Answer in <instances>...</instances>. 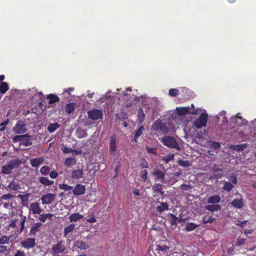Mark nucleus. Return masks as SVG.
<instances>
[{
  "mask_svg": "<svg viewBox=\"0 0 256 256\" xmlns=\"http://www.w3.org/2000/svg\"><path fill=\"white\" fill-rule=\"evenodd\" d=\"M42 209L40 206V204L37 202H34L30 204V212L32 214H40Z\"/></svg>",
  "mask_w": 256,
  "mask_h": 256,
  "instance_id": "nucleus-15",
  "label": "nucleus"
},
{
  "mask_svg": "<svg viewBox=\"0 0 256 256\" xmlns=\"http://www.w3.org/2000/svg\"><path fill=\"white\" fill-rule=\"evenodd\" d=\"M230 180L232 184H237V180L236 176H232L230 178Z\"/></svg>",
  "mask_w": 256,
  "mask_h": 256,
  "instance_id": "nucleus-63",
  "label": "nucleus"
},
{
  "mask_svg": "<svg viewBox=\"0 0 256 256\" xmlns=\"http://www.w3.org/2000/svg\"><path fill=\"white\" fill-rule=\"evenodd\" d=\"M233 188L234 186L230 182H224L222 190L227 192H230Z\"/></svg>",
  "mask_w": 256,
  "mask_h": 256,
  "instance_id": "nucleus-44",
  "label": "nucleus"
},
{
  "mask_svg": "<svg viewBox=\"0 0 256 256\" xmlns=\"http://www.w3.org/2000/svg\"><path fill=\"white\" fill-rule=\"evenodd\" d=\"M138 116V125L142 124L145 118L146 115L144 113L143 110L142 108H140L137 114Z\"/></svg>",
  "mask_w": 256,
  "mask_h": 256,
  "instance_id": "nucleus-30",
  "label": "nucleus"
},
{
  "mask_svg": "<svg viewBox=\"0 0 256 256\" xmlns=\"http://www.w3.org/2000/svg\"><path fill=\"white\" fill-rule=\"evenodd\" d=\"M168 256H188V255L182 250L174 248L170 252Z\"/></svg>",
  "mask_w": 256,
  "mask_h": 256,
  "instance_id": "nucleus-25",
  "label": "nucleus"
},
{
  "mask_svg": "<svg viewBox=\"0 0 256 256\" xmlns=\"http://www.w3.org/2000/svg\"><path fill=\"white\" fill-rule=\"evenodd\" d=\"M140 166L142 168H148L149 165H148V162L145 159L142 158L140 160Z\"/></svg>",
  "mask_w": 256,
  "mask_h": 256,
  "instance_id": "nucleus-53",
  "label": "nucleus"
},
{
  "mask_svg": "<svg viewBox=\"0 0 256 256\" xmlns=\"http://www.w3.org/2000/svg\"><path fill=\"white\" fill-rule=\"evenodd\" d=\"M76 134L78 138H83L87 136L86 132L82 128H78L76 130Z\"/></svg>",
  "mask_w": 256,
  "mask_h": 256,
  "instance_id": "nucleus-40",
  "label": "nucleus"
},
{
  "mask_svg": "<svg viewBox=\"0 0 256 256\" xmlns=\"http://www.w3.org/2000/svg\"><path fill=\"white\" fill-rule=\"evenodd\" d=\"M20 164L19 160L14 159L10 160L8 163L2 166L1 173L8 174L12 172V170L15 168L18 167Z\"/></svg>",
  "mask_w": 256,
  "mask_h": 256,
  "instance_id": "nucleus-1",
  "label": "nucleus"
},
{
  "mask_svg": "<svg viewBox=\"0 0 256 256\" xmlns=\"http://www.w3.org/2000/svg\"><path fill=\"white\" fill-rule=\"evenodd\" d=\"M86 221L88 222L94 223L96 222V218L94 214H92L90 218L86 220Z\"/></svg>",
  "mask_w": 256,
  "mask_h": 256,
  "instance_id": "nucleus-64",
  "label": "nucleus"
},
{
  "mask_svg": "<svg viewBox=\"0 0 256 256\" xmlns=\"http://www.w3.org/2000/svg\"><path fill=\"white\" fill-rule=\"evenodd\" d=\"M53 216V214H40L39 216V220L42 222H44L46 219H51Z\"/></svg>",
  "mask_w": 256,
  "mask_h": 256,
  "instance_id": "nucleus-42",
  "label": "nucleus"
},
{
  "mask_svg": "<svg viewBox=\"0 0 256 256\" xmlns=\"http://www.w3.org/2000/svg\"><path fill=\"white\" fill-rule=\"evenodd\" d=\"M174 158V154H172L168 156H165L162 158V160L165 162L166 164H168L170 161L173 160Z\"/></svg>",
  "mask_w": 256,
  "mask_h": 256,
  "instance_id": "nucleus-50",
  "label": "nucleus"
},
{
  "mask_svg": "<svg viewBox=\"0 0 256 256\" xmlns=\"http://www.w3.org/2000/svg\"><path fill=\"white\" fill-rule=\"evenodd\" d=\"M220 201V198L218 195L210 196L208 199V203L213 204H218Z\"/></svg>",
  "mask_w": 256,
  "mask_h": 256,
  "instance_id": "nucleus-31",
  "label": "nucleus"
},
{
  "mask_svg": "<svg viewBox=\"0 0 256 256\" xmlns=\"http://www.w3.org/2000/svg\"><path fill=\"white\" fill-rule=\"evenodd\" d=\"M59 188L60 190H62L64 192L70 191L73 189V187L72 186H68L66 184H62L59 185Z\"/></svg>",
  "mask_w": 256,
  "mask_h": 256,
  "instance_id": "nucleus-48",
  "label": "nucleus"
},
{
  "mask_svg": "<svg viewBox=\"0 0 256 256\" xmlns=\"http://www.w3.org/2000/svg\"><path fill=\"white\" fill-rule=\"evenodd\" d=\"M83 218V216L78 213H74L70 215L68 218L70 222H77Z\"/></svg>",
  "mask_w": 256,
  "mask_h": 256,
  "instance_id": "nucleus-34",
  "label": "nucleus"
},
{
  "mask_svg": "<svg viewBox=\"0 0 256 256\" xmlns=\"http://www.w3.org/2000/svg\"><path fill=\"white\" fill-rule=\"evenodd\" d=\"M116 149V137L112 135L110 139V154L114 156Z\"/></svg>",
  "mask_w": 256,
  "mask_h": 256,
  "instance_id": "nucleus-10",
  "label": "nucleus"
},
{
  "mask_svg": "<svg viewBox=\"0 0 256 256\" xmlns=\"http://www.w3.org/2000/svg\"><path fill=\"white\" fill-rule=\"evenodd\" d=\"M27 220V218L25 216L20 215V228L18 230V233L21 234L25 229V222Z\"/></svg>",
  "mask_w": 256,
  "mask_h": 256,
  "instance_id": "nucleus-29",
  "label": "nucleus"
},
{
  "mask_svg": "<svg viewBox=\"0 0 256 256\" xmlns=\"http://www.w3.org/2000/svg\"><path fill=\"white\" fill-rule=\"evenodd\" d=\"M46 98L48 100V104H50L58 102L60 100V98L57 95L52 94H48Z\"/></svg>",
  "mask_w": 256,
  "mask_h": 256,
  "instance_id": "nucleus-21",
  "label": "nucleus"
},
{
  "mask_svg": "<svg viewBox=\"0 0 256 256\" xmlns=\"http://www.w3.org/2000/svg\"><path fill=\"white\" fill-rule=\"evenodd\" d=\"M39 182L45 186H50L54 184L53 180H50L48 178L43 176L39 178Z\"/></svg>",
  "mask_w": 256,
  "mask_h": 256,
  "instance_id": "nucleus-32",
  "label": "nucleus"
},
{
  "mask_svg": "<svg viewBox=\"0 0 256 256\" xmlns=\"http://www.w3.org/2000/svg\"><path fill=\"white\" fill-rule=\"evenodd\" d=\"M206 210L210 212H215L220 211L222 207L218 204H208L206 206Z\"/></svg>",
  "mask_w": 256,
  "mask_h": 256,
  "instance_id": "nucleus-24",
  "label": "nucleus"
},
{
  "mask_svg": "<svg viewBox=\"0 0 256 256\" xmlns=\"http://www.w3.org/2000/svg\"><path fill=\"white\" fill-rule=\"evenodd\" d=\"M50 170L49 166H43L40 169V172L42 175H46L50 172Z\"/></svg>",
  "mask_w": 256,
  "mask_h": 256,
  "instance_id": "nucleus-51",
  "label": "nucleus"
},
{
  "mask_svg": "<svg viewBox=\"0 0 256 256\" xmlns=\"http://www.w3.org/2000/svg\"><path fill=\"white\" fill-rule=\"evenodd\" d=\"M25 136L23 135H18L15 136L12 139L13 142H21L22 138H24Z\"/></svg>",
  "mask_w": 256,
  "mask_h": 256,
  "instance_id": "nucleus-59",
  "label": "nucleus"
},
{
  "mask_svg": "<svg viewBox=\"0 0 256 256\" xmlns=\"http://www.w3.org/2000/svg\"><path fill=\"white\" fill-rule=\"evenodd\" d=\"M14 197H15V196L8 193L7 194L2 195L0 198H2V200H8L13 198Z\"/></svg>",
  "mask_w": 256,
  "mask_h": 256,
  "instance_id": "nucleus-56",
  "label": "nucleus"
},
{
  "mask_svg": "<svg viewBox=\"0 0 256 256\" xmlns=\"http://www.w3.org/2000/svg\"><path fill=\"white\" fill-rule=\"evenodd\" d=\"M146 150L148 154H152L154 155H157L158 154L157 150L155 148H150L148 146H146Z\"/></svg>",
  "mask_w": 256,
  "mask_h": 256,
  "instance_id": "nucleus-54",
  "label": "nucleus"
},
{
  "mask_svg": "<svg viewBox=\"0 0 256 256\" xmlns=\"http://www.w3.org/2000/svg\"><path fill=\"white\" fill-rule=\"evenodd\" d=\"M158 203L160 204V206L156 207V210L158 212H162L168 210V204L160 202H158Z\"/></svg>",
  "mask_w": 256,
  "mask_h": 256,
  "instance_id": "nucleus-33",
  "label": "nucleus"
},
{
  "mask_svg": "<svg viewBox=\"0 0 256 256\" xmlns=\"http://www.w3.org/2000/svg\"><path fill=\"white\" fill-rule=\"evenodd\" d=\"M178 164L182 167L187 168L192 165V162L190 160H179L178 162Z\"/></svg>",
  "mask_w": 256,
  "mask_h": 256,
  "instance_id": "nucleus-45",
  "label": "nucleus"
},
{
  "mask_svg": "<svg viewBox=\"0 0 256 256\" xmlns=\"http://www.w3.org/2000/svg\"><path fill=\"white\" fill-rule=\"evenodd\" d=\"M86 191V186L81 184H77L74 189H72V193L74 196L82 195Z\"/></svg>",
  "mask_w": 256,
  "mask_h": 256,
  "instance_id": "nucleus-16",
  "label": "nucleus"
},
{
  "mask_svg": "<svg viewBox=\"0 0 256 256\" xmlns=\"http://www.w3.org/2000/svg\"><path fill=\"white\" fill-rule=\"evenodd\" d=\"M75 104L72 102L67 104L65 106V110L66 112L68 114H70L71 113L74 112L75 110Z\"/></svg>",
  "mask_w": 256,
  "mask_h": 256,
  "instance_id": "nucleus-39",
  "label": "nucleus"
},
{
  "mask_svg": "<svg viewBox=\"0 0 256 256\" xmlns=\"http://www.w3.org/2000/svg\"><path fill=\"white\" fill-rule=\"evenodd\" d=\"M26 130V124L21 120L18 121L14 128V131L18 134H24Z\"/></svg>",
  "mask_w": 256,
  "mask_h": 256,
  "instance_id": "nucleus-7",
  "label": "nucleus"
},
{
  "mask_svg": "<svg viewBox=\"0 0 256 256\" xmlns=\"http://www.w3.org/2000/svg\"><path fill=\"white\" fill-rule=\"evenodd\" d=\"M140 177L142 180L144 182H146V180L148 178V172L146 170H142L140 172Z\"/></svg>",
  "mask_w": 256,
  "mask_h": 256,
  "instance_id": "nucleus-55",
  "label": "nucleus"
},
{
  "mask_svg": "<svg viewBox=\"0 0 256 256\" xmlns=\"http://www.w3.org/2000/svg\"><path fill=\"white\" fill-rule=\"evenodd\" d=\"M235 119L236 120V122L238 126L244 124L246 122V120L244 119L242 116L236 114L235 116Z\"/></svg>",
  "mask_w": 256,
  "mask_h": 256,
  "instance_id": "nucleus-49",
  "label": "nucleus"
},
{
  "mask_svg": "<svg viewBox=\"0 0 256 256\" xmlns=\"http://www.w3.org/2000/svg\"><path fill=\"white\" fill-rule=\"evenodd\" d=\"M178 90L176 88H170L169 90L168 94L170 96H176L178 94Z\"/></svg>",
  "mask_w": 256,
  "mask_h": 256,
  "instance_id": "nucleus-57",
  "label": "nucleus"
},
{
  "mask_svg": "<svg viewBox=\"0 0 256 256\" xmlns=\"http://www.w3.org/2000/svg\"><path fill=\"white\" fill-rule=\"evenodd\" d=\"M208 115L206 112H202L194 123V125L197 128H201L206 126L208 122Z\"/></svg>",
  "mask_w": 256,
  "mask_h": 256,
  "instance_id": "nucleus-4",
  "label": "nucleus"
},
{
  "mask_svg": "<svg viewBox=\"0 0 256 256\" xmlns=\"http://www.w3.org/2000/svg\"><path fill=\"white\" fill-rule=\"evenodd\" d=\"M144 130V128L143 126H140L138 129H137L134 134V140L136 142H137L136 139L139 138L142 134L143 131Z\"/></svg>",
  "mask_w": 256,
  "mask_h": 256,
  "instance_id": "nucleus-36",
  "label": "nucleus"
},
{
  "mask_svg": "<svg viewBox=\"0 0 256 256\" xmlns=\"http://www.w3.org/2000/svg\"><path fill=\"white\" fill-rule=\"evenodd\" d=\"M84 172L82 169L74 170L71 173L72 178L73 179H78L82 177Z\"/></svg>",
  "mask_w": 256,
  "mask_h": 256,
  "instance_id": "nucleus-26",
  "label": "nucleus"
},
{
  "mask_svg": "<svg viewBox=\"0 0 256 256\" xmlns=\"http://www.w3.org/2000/svg\"><path fill=\"white\" fill-rule=\"evenodd\" d=\"M24 136H25V138H22L21 142L19 144V146H27L32 145V140L30 136H28V134H24Z\"/></svg>",
  "mask_w": 256,
  "mask_h": 256,
  "instance_id": "nucleus-19",
  "label": "nucleus"
},
{
  "mask_svg": "<svg viewBox=\"0 0 256 256\" xmlns=\"http://www.w3.org/2000/svg\"><path fill=\"white\" fill-rule=\"evenodd\" d=\"M152 129L155 131L160 132L164 134L168 132V129L166 124L162 122V120H158L154 122L152 124Z\"/></svg>",
  "mask_w": 256,
  "mask_h": 256,
  "instance_id": "nucleus-5",
  "label": "nucleus"
},
{
  "mask_svg": "<svg viewBox=\"0 0 256 256\" xmlns=\"http://www.w3.org/2000/svg\"><path fill=\"white\" fill-rule=\"evenodd\" d=\"M153 174L154 176L156 179L159 180L162 182H164L165 174L164 172L160 170V169L156 168Z\"/></svg>",
  "mask_w": 256,
  "mask_h": 256,
  "instance_id": "nucleus-18",
  "label": "nucleus"
},
{
  "mask_svg": "<svg viewBox=\"0 0 256 256\" xmlns=\"http://www.w3.org/2000/svg\"><path fill=\"white\" fill-rule=\"evenodd\" d=\"M199 226V224H196L192 222H188L186 226L185 230L187 232L192 231Z\"/></svg>",
  "mask_w": 256,
  "mask_h": 256,
  "instance_id": "nucleus-38",
  "label": "nucleus"
},
{
  "mask_svg": "<svg viewBox=\"0 0 256 256\" xmlns=\"http://www.w3.org/2000/svg\"><path fill=\"white\" fill-rule=\"evenodd\" d=\"M6 188H10L12 190L16 191L20 190L21 187L18 182L13 180L8 184L6 187Z\"/></svg>",
  "mask_w": 256,
  "mask_h": 256,
  "instance_id": "nucleus-20",
  "label": "nucleus"
},
{
  "mask_svg": "<svg viewBox=\"0 0 256 256\" xmlns=\"http://www.w3.org/2000/svg\"><path fill=\"white\" fill-rule=\"evenodd\" d=\"M14 256H26V254H24V251L19 250L16 251V252L14 254Z\"/></svg>",
  "mask_w": 256,
  "mask_h": 256,
  "instance_id": "nucleus-62",
  "label": "nucleus"
},
{
  "mask_svg": "<svg viewBox=\"0 0 256 256\" xmlns=\"http://www.w3.org/2000/svg\"><path fill=\"white\" fill-rule=\"evenodd\" d=\"M90 247V246L82 240H78L74 242V246H72V250H74V248H76L81 250H86L88 249Z\"/></svg>",
  "mask_w": 256,
  "mask_h": 256,
  "instance_id": "nucleus-11",
  "label": "nucleus"
},
{
  "mask_svg": "<svg viewBox=\"0 0 256 256\" xmlns=\"http://www.w3.org/2000/svg\"><path fill=\"white\" fill-rule=\"evenodd\" d=\"M9 90V86L6 82H2L0 84V94H4Z\"/></svg>",
  "mask_w": 256,
  "mask_h": 256,
  "instance_id": "nucleus-35",
  "label": "nucleus"
},
{
  "mask_svg": "<svg viewBox=\"0 0 256 256\" xmlns=\"http://www.w3.org/2000/svg\"><path fill=\"white\" fill-rule=\"evenodd\" d=\"M60 127V124L58 122H55L54 124H50L48 126V130L50 132L52 133L54 132L57 128Z\"/></svg>",
  "mask_w": 256,
  "mask_h": 256,
  "instance_id": "nucleus-37",
  "label": "nucleus"
},
{
  "mask_svg": "<svg viewBox=\"0 0 256 256\" xmlns=\"http://www.w3.org/2000/svg\"><path fill=\"white\" fill-rule=\"evenodd\" d=\"M230 204L236 208H242L244 206V203L242 202V200L241 199H234L231 202Z\"/></svg>",
  "mask_w": 256,
  "mask_h": 256,
  "instance_id": "nucleus-23",
  "label": "nucleus"
},
{
  "mask_svg": "<svg viewBox=\"0 0 256 256\" xmlns=\"http://www.w3.org/2000/svg\"><path fill=\"white\" fill-rule=\"evenodd\" d=\"M176 112L178 114L184 116L187 114H196L198 112V110L196 109L190 110V107H180L176 108Z\"/></svg>",
  "mask_w": 256,
  "mask_h": 256,
  "instance_id": "nucleus-8",
  "label": "nucleus"
},
{
  "mask_svg": "<svg viewBox=\"0 0 256 256\" xmlns=\"http://www.w3.org/2000/svg\"><path fill=\"white\" fill-rule=\"evenodd\" d=\"M170 216L171 218L170 222L172 226H176L178 224V218H177L174 214H170Z\"/></svg>",
  "mask_w": 256,
  "mask_h": 256,
  "instance_id": "nucleus-47",
  "label": "nucleus"
},
{
  "mask_svg": "<svg viewBox=\"0 0 256 256\" xmlns=\"http://www.w3.org/2000/svg\"><path fill=\"white\" fill-rule=\"evenodd\" d=\"M44 158L42 157L34 158L30 160V164L34 168H36L43 164Z\"/></svg>",
  "mask_w": 256,
  "mask_h": 256,
  "instance_id": "nucleus-17",
  "label": "nucleus"
},
{
  "mask_svg": "<svg viewBox=\"0 0 256 256\" xmlns=\"http://www.w3.org/2000/svg\"><path fill=\"white\" fill-rule=\"evenodd\" d=\"M90 118L92 120H98L102 119V112L100 110L92 109L88 112Z\"/></svg>",
  "mask_w": 256,
  "mask_h": 256,
  "instance_id": "nucleus-6",
  "label": "nucleus"
},
{
  "mask_svg": "<svg viewBox=\"0 0 256 256\" xmlns=\"http://www.w3.org/2000/svg\"><path fill=\"white\" fill-rule=\"evenodd\" d=\"M75 228L74 224H70L69 226H66L64 228V236H66L68 234L72 232Z\"/></svg>",
  "mask_w": 256,
  "mask_h": 256,
  "instance_id": "nucleus-41",
  "label": "nucleus"
},
{
  "mask_svg": "<svg viewBox=\"0 0 256 256\" xmlns=\"http://www.w3.org/2000/svg\"><path fill=\"white\" fill-rule=\"evenodd\" d=\"M162 142L164 146L170 148H174L178 150H180V146L178 143L172 136H164L162 138Z\"/></svg>",
  "mask_w": 256,
  "mask_h": 256,
  "instance_id": "nucleus-2",
  "label": "nucleus"
},
{
  "mask_svg": "<svg viewBox=\"0 0 256 256\" xmlns=\"http://www.w3.org/2000/svg\"><path fill=\"white\" fill-rule=\"evenodd\" d=\"M42 224L40 222H37L36 223H34L32 225L30 232L28 234V236H35L36 235V233L40 231V228L42 226Z\"/></svg>",
  "mask_w": 256,
  "mask_h": 256,
  "instance_id": "nucleus-13",
  "label": "nucleus"
},
{
  "mask_svg": "<svg viewBox=\"0 0 256 256\" xmlns=\"http://www.w3.org/2000/svg\"><path fill=\"white\" fill-rule=\"evenodd\" d=\"M215 220L216 218H213L212 216H205L203 218L202 222L204 224H207L208 223L212 224Z\"/></svg>",
  "mask_w": 256,
  "mask_h": 256,
  "instance_id": "nucleus-46",
  "label": "nucleus"
},
{
  "mask_svg": "<svg viewBox=\"0 0 256 256\" xmlns=\"http://www.w3.org/2000/svg\"><path fill=\"white\" fill-rule=\"evenodd\" d=\"M62 150L64 154H68L72 152H74L76 154H78V151L76 150L72 149V148H68L66 146H64Z\"/></svg>",
  "mask_w": 256,
  "mask_h": 256,
  "instance_id": "nucleus-52",
  "label": "nucleus"
},
{
  "mask_svg": "<svg viewBox=\"0 0 256 256\" xmlns=\"http://www.w3.org/2000/svg\"><path fill=\"white\" fill-rule=\"evenodd\" d=\"M66 250V246L64 242L60 240L52 246L50 253L52 254L59 255L60 254L64 252Z\"/></svg>",
  "mask_w": 256,
  "mask_h": 256,
  "instance_id": "nucleus-3",
  "label": "nucleus"
},
{
  "mask_svg": "<svg viewBox=\"0 0 256 256\" xmlns=\"http://www.w3.org/2000/svg\"><path fill=\"white\" fill-rule=\"evenodd\" d=\"M248 146L247 144H240L237 145H231L230 148L234 150L237 152H241L244 150L245 148H246Z\"/></svg>",
  "mask_w": 256,
  "mask_h": 256,
  "instance_id": "nucleus-28",
  "label": "nucleus"
},
{
  "mask_svg": "<svg viewBox=\"0 0 256 256\" xmlns=\"http://www.w3.org/2000/svg\"><path fill=\"white\" fill-rule=\"evenodd\" d=\"M170 248L168 246L162 245H158L156 248V251L157 252L158 256H168V254L166 253L169 250Z\"/></svg>",
  "mask_w": 256,
  "mask_h": 256,
  "instance_id": "nucleus-14",
  "label": "nucleus"
},
{
  "mask_svg": "<svg viewBox=\"0 0 256 256\" xmlns=\"http://www.w3.org/2000/svg\"><path fill=\"white\" fill-rule=\"evenodd\" d=\"M56 195L53 194L48 193L44 195L41 198L42 200V204H50L54 200Z\"/></svg>",
  "mask_w": 256,
  "mask_h": 256,
  "instance_id": "nucleus-12",
  "label": "nucleus"
},
{
  "mask_svg": "<svg viewBox=\"0 0 256 256\" xmlns=\"http://www.w3.org/2000/svg\"><path fill=\"white\" fill-rule=\"evenodd\" d=\"M162 186L160 184H155L152 186V190L154 192L159 194L160 196H163L164 192L162 191Z\"/></svg>",
  "mask_w": 256,
  "mask_h": 256,
  "instance_id": "nucleus-27",
  "label": "nucleus"
},
{
  "mask_svg": "<svg viewBox=\"0 0 256 256\" xmlns=\"http://www.w3.org/2000/svg\"><path fill=\"white\" fill-rule=\"evenodd\" d=\"M20 244L23 248L26 249L28 250L32 248L36 245V239L30 238H26L20 242Z\"/></svg>",
  "mask_w": 256,
  "mask_h": 256,
  "instance_id": "nucleus-9",
  "label": "nucleus"
},
{
  "mask_svg": "<svg viewBox=\"0 0 256 256\" xmlns=\"http://www.w3.org/2000/svg\"><path fill=\"white\" fill-rule=\"evenodd\" d=\"M244 242H245L244 238L238 237L236 240V245L237 246H241L244 244Z\"/></svg>",
  "mask_w": 256,
  "mask_h": 256,
  "instance_id": "nucleus-58",
  "label": "nucleus"
},
{
  "mask_svg": "<svg viewBox=\"0 0 256 256\" xmlns=\"http://www.w3.org/2000/svg\"><path fill=\"white\" fill-rule=\"evenodd\" d=\"M18 198H20V203L22 206H28V201L29 198L30 196V194L28 193L26 194H18Z\"/></svg>",
  "mask_w": 256,
  "mask_h": 256,
  "instance_id": "nucleus-22",
  "label": "nucleus"
},
{
  "mask_svg": "<svg viewBox=\"0 0 256 256\" xmlns=\"http://www.w3.org/2000/svg\"><path fill=\"white\" fill-rule=\"evenodd\" d=\"M8 122L9 120L7 119L0 124V131H4L6 129V127L8 124Z\"/></svg>",
  "mask_w": 256,
  "mask_h": 256,
  "instance_id": "nucleus-60",
  "label": "nucleus"
},
{
  "mask_svg": "<svg viewBox=\"0 0 256 256\" xmlns=\"http://www.w3.org/2000/svg\"><path fill=\"white\" fill-rule=\"evenodd\" d=\"M4 244H8L6 236H2L0 238V244L3 246Z\"/></svg>",
  "mask_w": 256,
  "mask_h": 256,
  "instance_id": "nucleus-61",
  "label": "nucleus"
},
{
  "mask_svg": "<svg viewBox=\"0 0 256 256\" xmlns=\"http://www.w3.org/2000/svg\"><path fill=\"white\" fill-rule=\"evenodd\" d=\"M76 164V160L74 158H66L64 161V164L68 166H72Z\"/></svg>",
  "mask_w": 256,
  "mask_h": 256,
  "instance_id": "nucleus-43",
  "label": "nucleus"
}]
</instances>
